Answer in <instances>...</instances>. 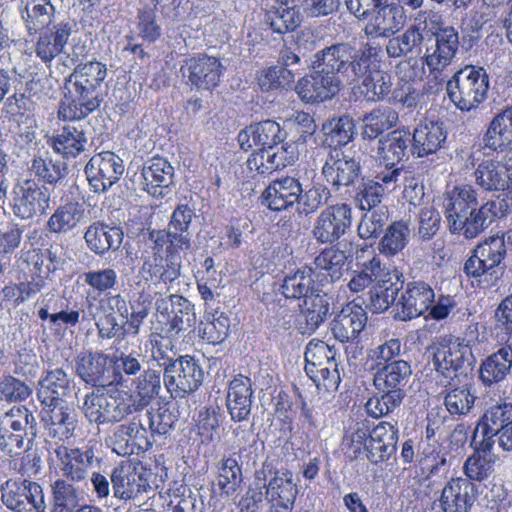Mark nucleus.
I'll use <instances>...</instances> for the list:
<instances>
[{
    "label": "nucleus",
    "instance_id": "obj_1",
    "mask_svg": "<svg viewBox=\"0 0 512 512\" xmlns=\"http://www.w3.org/2000/svg\"><path fill=\"white\" fill-rule=\"evenodd\" d=\"M351 42L333 43L317 51L311 59V75L301 78L295 91L305 103L331 100L344 87L350 86Z\"/></svg>",
    "mask_w": 512,
    "mask_h": 512
},
{
    "label": "nucleus",
    "instance_id": "obj_2",
    "mask_svg": "<svg viewBox=\"0 0 512 512\" xmlns=\"http://www.w3.org/2000/svg\"><path fill=\"white\" fill-rule=\"evenodd\" d=\"M443 207L449 231L462 233L467 239L477 237L495 218L504 216L501 202L488 201L479 205L477 191L469 184L455 186L447 192Z\"/></svg>",
    "mask_w": 512,
    "mask_h": 512
},
{
    "label": "nucleus",
    "instance_id": "obj_3",
    "mask_svg": "<svg viewBox=\"0 0 512 512\" xmlns=\"http://www.w3.org/2000/svg\"><path fill=\"white\" fill-rule=\"evenodd\" d=\"M106 76V65L99 61L77 64L67 79L73 87V95L61 102L59 119L80 121L96 111L102 102L100 87Z\"/></svg>",
    "mask_w": 512,
    "mask_h": 512
},
{
    "label": "nucleus",
    "instance_id": "obj_4",
    "mask_svg": "<svg viewBox=\"0 0 512 512\" xmlns=\"http://www.w3.org/2000/svg\"><path fill=\"white\" fill-rule=\"evenodd\" d=\"M350 86L361 84V93L370 101L383 100L390 94L392 78L382 71V47L376 42H351Z\"/></svg>",
    "mask_w": 512,
    "mask_h": 512
},
{
    "label": "nucleus",
    "instance_id": "obj_5",
    "mask_svg": "<svg viewBox=\"0 0 512 512\" xmlns=\"http://www.w3.org/2000/svg\"><path fill=\"white\" fill-rule=\"evenodd\" d=\"M411 376L412 368L408 361L379 366L373 377L377 393L365 405L368 415L381 418L399 408L406 396Z\"/></svg>",
    "mask_w": 512,
    "mask_h": 512
},
{
    "label": "nucleus",
    "instance_id": "obj_6",
    "mask_svg": "<svg viewBox=\"0 0 512 512\" xmlns=\"http://www.w3.org/2000/svg\"><path fill=\"white\" fill-rule=\"evenodd\" d=\"M489 76L482 67L466 65L446 83L450 101L461 111L477 109L488 96Z\"/></svg>",
    "mask_w": 512,
    "mask_h": 512
},
{
    "label": "nucleus",
    "instance_id": "obj_7",
    "mask_svg": "<svg viewBox=\"0 0 512 512\" xmlns=\"http://www.w3.org/2000/svg\"><path fill=\"white\" fill-rule=\"evenodd\" d=\"M79 409L89 423L97 425L119 423L134 412L127 392L107 393L98 388L84 395Z\"/></svg>",
    "mask_w": 512,
    "mask_h": 512
},
{
    "label": "nucleus",
    "instance_id": "obj_8",
    "mask_svg": "<svg viewBox=\"0 0 512 512\" xmlns=\"http://www.w3.org/2000/svg\"><path fill=\"white\" fill-rule=\"evenodd\" d=\"M150 478L151 472L140 463L122 462L110 475L113 495L120 500L141 502L153 491Z\"/></svg>",
    "mask_w": 512,
    "mask_h": 512
},
{
    "label": "nucleus",
    "instance_id": "obj_9",
    "mask_svg": "<svg viewBox=\"0 0 512 512\" xmlns=\"http://www.w3.org/2000/svg\"><path fill=\"white\" fill-rule=\"evenodd\" d=\"M336 351L323 341L309 342L305 350V372L318 388L335 390L340 383Z\"/></svg>",
    "mask_w": 512,
    "mask_h": 512
},
{
    "label": "nucleus",
    "instance_id": "obj_10",
    "mask_svg": "<svg viewBox=\"0 0 512 512\" xmlns=\"http://www.w3.org/2000/svg\"><path fill=\"white\" fill-rule=\"evenodd\" d=\"M204 371L194 357L180 356L163 371V383L173 398H183L202 385Z\"/></svg>",
    "mask_w": 512,
    "mask_h": 512
},
{
    "label": "nucleus",
    "instance_id": "obj_11",
    "mask_svg": "<svg viewBox=\"0 0 512 512\" xmlns=\"http://www.w3.org/2000/svg\"><path fill=\"white\" fill-rule=\"evenodd\" d=\"M51 189L34 179H26L14 186L11 209L15 217L29 220L42 216L50 209Z\"/></svg>",
    "mask_w": 512,
    "mask_h": 512
},
{
    "label": "nucleus",
    "instance_id": "obj_12",
    "mask_svg": "<svg viewBox=\"0 0 512 512\" xmlns=\"http://www.w3.org/2000/svg\"><path fill=\"white\" fill-rule=\"evenodd\" d=\"M1 500L13 512H45L43 489L27 479H8L1 486Z\"/></svg>",
    "mask_w": 512,
    "mask_h": 512
},
{
    "label": "nucleus",
    "instance_id": "obj_13",
    "mask_svg": "<svg viewBox=\"0 0 512 512\" xmlns=\"http://www.w3.org/2000/svg\"><path fill=\"white\" fill-rule=\"evenodd\" d=\"M195 217L194 210L187 204L178 205L173 211L166 230H151L149 239L156 248L168 245L177 251L188 250L191 247L190 227Z\"/></svg>",
    "mask_w": 512,
    "mask_h": 512
},
{
    "label": "nucleus",
    "instance_id": "obj_14",
    "mask_svg": "<svg viewBox=\"0 0 512 512\" xmlns=\"http://www.w3.org/2000/svg\"><path fill=\"white\" fill-rule=\"evenodd\" d=\"M87 180L95 193L110 189L124 172L123 160L111 151L95 154L84 168Z\"/></svg>",
    "mask_w": 512,
    "mask_h": 512
},
{
    "label": "nucleus",
    "instance_id": "obj_15",
    "mask_svg": "<svg viewBox=\"0 0 512 512\" xmlns=\"http://www.w3.org/2000/svg\"><path fill=\"white\" fill-rule=\"evenodd\" d=\"M352 224V209L347 203H337L326 207L315 220L312 234L323 244H333L339 240Z\"/></svg>",
    "mask_w": 512,
    "mask_h": 512
},
{
    "label": "nucleus",
    "instance_id": "obj_16",
    "mask_svg": "<svg viewBox=\"0 0 512 512\" xmlns=\"http://www.w3.org/2000/svg\"><path fill=\"white\" fill-rule=\"evenodd\" d=\"M506 255V245L503 236H492L478 244L473 254L464 263L465 274L474 279L490 274L493 275Z\"/></svg>",
    "mask_w": 512,
    "mask_h": 512
},
{
    "label": "nucleus",
    "instance_id": "obj_17",
    "mask_svg": "<svg viewBox=\"0 0 512 512\" xmlns=\"http://www.w3.org/2000/svg\"><path fill=\"white\" fill-rule=\"evenodd\" d=\"M151 255L142 256L140 272L146 280L173 282L180 276L182 258L176 249L165 245L164 248L152 247Z\"/></svg>",
    "mask_w": 512,
    "mask_h": 512
},
{
    "label": "nucleus",
    "instance_id": "obj_18",
    "mask_svg": "<svg viewBox=\"0 0 512 512\" xmlns=\"http://www.w3.org/2000/svg\"><path fill=\"white\" fill-rule=\"evenodd\" d=\"M224 69L219 58L199 54L185 59L180 72L187 83L196 89L211 90L220 83Z\"/></svg>",
    "mask_w": 512,
    "mask_h": 512
},
{
    "label": "nucleus",
    "instance_id": "obj_19",
    "mask_svg": "<svg viewBox=\"0 0 512 512\" xmlns=\"http://www.w3.org/2000/svg\"><path fill=\"white\" fill-rule=\"evenodd\" d=\"M362 167L360 160L341 149L328 150L322 175L325 180L336 190L340 187L353 185L361 176Z\"/></svg>",
    "mask_w": 512,
    "mask_h": 512
},
{
    "label": "nucleus",
    "instance_id": "obj_20",
    "mask_svg": "<svg viewBox=\"0 0 512 512\" xmlns=\"http://www.w3.org/2000/svg\"><path fill=\"white\" fill-rule=\"evenodd\" d=\"M435 294L422 281L410 282L395 302V318L407 321L419 317L431 307Z\"/></svg>",
    "mask_w": 512,
    "mask_h": 512
},
{
    "label": "nucleus",
    "instance_id": "obj_21",
    "mask_svg": "<svg viewBox=\"0 0 512 512\" xmlns=\"http://www.w3.org/2000/svg\"><path fill=\"white\" fill-rule=\"evenodd\" d=\"M109 356L99 351L81 352L75 360L77 376L92 387L111 386L112 365Z\"/></svg>",
    "mask_w": 512,
    "mask_h": 512
},
{
    "label": "nucleus",
    "instance_id": "obj_22",
    "mask_svg": "<svg viewBox=\"0 0 512 512\" xmlns=\"http://www.w3.org/2000/svg\"><path fill=\"white\" fill-rule=\"evenodd\" d=\"M265 497L270 503L268 512H292L298 494L293 473L289 470H277L266 484Z\"/></svg>",
    "mask_w": 512,
    "mask_h": 512
},
{
    "label": "nucleus",
    "instance_id": "obj_23",
    "mask_svg": "<svg viewBox=\"0 0 512 512\" xmlns=\"http://www.w3.org/2000/svg\"><path fill=\"white\" fill-rule=\"evenodd\" d=\"M364 33L372 38H389L406 23L405 10L396 3L383 4L372 11Z\"/></svg>",
    "mask_w": 512,
    "mask_h": 512
},
{
    "label": "nucleus",
    "instance_id": "obj_24",
    "mask_svg": "<svg viewBox=\"0 0 512 512\" xmlns=\"http://www.w3.org/2000/svg\"><path fill=\"white\" fill-rule=\"evenodd\" d=\"M41 421L51 437L60 439L74 436L78 427V416L75 409L66 402L61 404H41Z\"/></svg>",
    "mask_w": 512,
    "mask_h": 512
},
{
    "label": "nucleus",
    "instance_id": "obj_25",
    "mask_svg": "<svg viewBox=\"0 0 512 512\" xmlns=\"http://www.w3.org/2000/svg\"><path fill=\"white\" fill-rule=\"evenodd\" d=\"M477 487L469 479H450L442 489L439 499L442 512H471L477 499Z\"/></svg>",
    "mask_w": 512,
    "mask_h": 512
},
{
    "label": "nucleus",
    "instance_id": "obj_26",
    "mask_svg": "<svg viewBox=\"0 0 512 512\" xmlns=\"http://www.w3.org/2000/svg\"><path fill=\"white\" fill-rule=\"evenodd\" d=\"M458 47V32L453 27L440 28L435 33V46L426 50L425 64L430 72H441L450 65Z\"/></svg>",
    "mask_w": 512,
    "mask_h": 512
},
{
    "label": "nucleus",
    "instance_id": "obj_27",
    "mask_svg": "<svg viewBox=\"0 0 512 512\" xmlns=\"http://www.w3.org/2000/svg\"><path fill=\"white\" fill-rule=\"evenodd\" d=\"M55 453L61 464L62 475L73 482L85 480L94 463H99L91 448L81 450L62 446L57 448Z\"/></svg>",
    "mask_w": 512,
    "mask_h": 512
},
{
    "label": "nucleus",
    "instance_id": "obj_28",
    "mask_svg": "<svg viewBox=\"0 0 512 512\" xmlns=\"http://www.w3.org/2000/svg\"><path fill=\"white\" fill-rule=\"evenodd\" d=\"M512 146V105L497 113L483 134L480 147L491 152H503Z\"/></svg>",
    "mask_w": 512,
    "mask_h": 512
},
{
    "label": "nucleus",
    "instance_id": "obj_29",
    "mask_svg": "<svg viewBox=\"0 0 512 512\" xmlns=\"http://www.w3.org/2000/svg\"><path fill=\"white\" fill-rule=\"evenodd\" d=\"M366 323V312L360 306L349 303L333 319L331 331L335 339L342 343L354 342L359 338Z\"/></svg>",
    "mask_w": 512,
    "mask_h": 512
},
{
    "label": "nucleus",
    "instance_id": "obj_30",
    "mask_svg": "<svg viewBox=\"0 0 512 512\" xmlns=\"http://www.w3.org/2000/svg\"><path fill=\"white\" fill-rule=\"evenodd\" d=\"M321 290L322 286L316 282L312 267L307 266L285 274L279 287L285 301L303 299L304 302L306 298Z\"/></svg>",
    "mask_w": 512,
    "mask_h": 512
},
{
    "label": "nucleus",
    "instance_id": "obj_31",
    "mask_svg": "<svg viewBox=\"0 0 512 512\" xmlns=\"http://www.w3.org/2000/svg\"><path fill=\"white\" fill-rule=\"evenodd\" d=\"M473 176L475 184L485 192H502L512 185L507 165L495 159L482 160Z\"/></svg>",
    "mask_w": 512,
    "mask_h": 512
},
{
    "label": "nucleus",
    "instance_id": "obj_32",
    "mask_svg": "<svg viewBox=\"0 0 512 512\" xmlns=\"http://www.w3.org/2000/svg\"><path fill=\"white\" fill-rule=\"evenodd\" d=\"M302 183L294 177H282L272 181L264 190V204L272 211H282L297 203Z\"/></svg>",
    "mask_w": 512,
    "mask_h": 512
},
{
    "label": "nucleus",
    "instance_id": "obj_33",
    "mask_svg": "<svg viewBox=\"0 0 512 512\" xmlns=\"http://www.w3.org/2000/svg\"><path fill=\"white\" fill-rule=\"evenodd\" d=\"M73 389L72 379L62 369L45 372L38 382L37 398L41 404H61L66 402Z\"/></svg>",
    "mask_w": 512,
    "mask_h": 512
},
{
    "label": "nucleus",
    "instance_id": "obj_34",
    "mask_svg": "<svg viewBox=\"0 0 512 512\" xmlns=\"http://www.w3.org/2000/svg\"><path fill=\"white\" fill-rule=\"evenodd\" d=\"M144 189L152 196L164 197L174 182V168L165 158L152 157L142 167Z\"/></svg>",
    "mask_w": 512,
    "mask_h": 512
},
{
    "label": "nucleus",
    "instance_id": "obj_35",
    "mask_svg": "<svg viewBox=\"0 0 512 512\" xmlns=\"http://www.w3.org/2000/svg\"><path fill=\"white\" fill-rule=\"evenodd\" d=\"M512 370V340L482 361L479 379L485 387L504 381Z\"/></svg>",
    "mask_w": 512,
    "mask_h": 512
},
{
    "label": "nucleus",
    "instance_id": "obj_36",
    "mask_svg": "<svg viewBox=\"0 0 512 512\" xmlns=\"http://www.w3.org/2000/svg\"><path fill=\"white\" fill-rule=\"evenodd\" d=\"M398 429L390 422H380L371 431L366 444L367 457L372 463L388 460L395 452Z\"/></svg>",
    "mask_w": 512,
    "mask_h": 512
},
{
    "label": "nucleus",
    "instance_id": "obj_37",
    "mask_svg": "<svg viewBox=\"0 0 512 512\" xmlns=\"http://www.w3.org/2000/svg\"><path fill=\"white\" fill-rule=\"evenodd\" d=\"M347 258L345 252L335 246L322 250L315 257L314 267H312L316 282L324 288L327 284L338 280L341 277V271Z\"/></svg>",
    "mask_w": 512,
    "mask_h": 512
},
{
    "label": "nucleus",
    "instance_id": "obj_38",
    "mask_svg": "<svg viewBox=\"0 0 512 512\" xmlns=\"http://www.w3.org/2000/svg\"><path fill=\"white\" fill-rule=\"evenodd\" d=\"M48 143L64 158H75L86 150L88 138L81 125L69 123L58 129Z\"/></svg>",
    "mask_w": 512,
    "mask_h": 512
},
{
    "label": "nucleus",
    "instance_id": "obj_39",
    "mask_svg": "<svg viewBox=\"0 0 512 512\" xmlns=\"http://www.w3.org/2000/svg\"><path fill=\"white\" fill-rule=\"evenodd\" d=\"M468 333L462 338V350L454 352V357L451 358L447 367L441 365L434 368L444 378L453 380L460 376H467L476 363V358L473 355L471 345L477 339V329L471 326L468 328Z\"/></svg>",
    "mask_w": 512,
    "mask_h": 512
},
{
    "label": "nucleus",
    "instance_id": "obj_40",
    "mask_svg": "<svg viewBox=\"0 0 512 512\" xmlns=\"http://www.w3.org/2000/svg\"><path fill=\"white\" fill-rule=\"evenodd\" d=\"M251 379L238 375L229 384L227 393V408L234 421H243L248 418L252 406Z\"/></svg>",
    "mask_w": 512,
    "mask_h": 512
},
{
    "label": "nucleus",
    "instance_id": "obj_41",
    "mask_svg": "<svg viewBox=\"0 0 512 512\" xmlns=\"http://www.w3.org/2000/svg\"><path fill=\"white\" fill-rule=\"evenodd\" d=\"M84 239L93 253L103 256L110 250L119 249L123 241V231L117 226L95 222L87 228Z\"/></svg>",
    "mask_w": 512,
    "mask_h": 512
},
{
    "label": "nucleus",
    "instance_id": "obj_42",
    "mask_svg": "<svg viewBox=\"0 0 512 512\" xmlns=\"http://www.w3.org/2000/svg\"><path fill=\"white\" fill-rule=\"evenodd\" d=\"M447 138V132L444 130L443 123L426 122L418 125L411 138V151L417 157H424L436 153L444 144Z\"/></svg>",
    "mask_w": 512,
    "mask_h": 512
},
{
    "label": "nucleus",
    "instance_id": "obj_43",
    "mask_svg": "<svg viewBox=\"0 0 512 512\" xmlns=\"http://www.w3.org/2000/svg\"><path fill=\"white\" fill-rule=\"evenodd\" d=\"M411 144L410 133L402 130H394L381 138L378 142L377 155L385 167L393 168L401 161L408 158Z\"/></svg>",
    "mask_w": 512,
    "mask_h": 512
},
{
    "label": "nucleus",
    "instance_id": "obj_44",
    "mask_svg": "<svg viewBox=\"0 0 512 512\" xmlns=\"http://www.w3.org/2000/svg\"><path fill=\"white\" fill-rule=\"evenodd\" d=\"M162 390L160 371L146 369L134 380V394H129L134 412L144 410Z\"/></svg>",
    "mask_w": 512,
    "mask_h": 512
},
{
    "label": "nucleus",
    "instance_id": "obj_45",
    "mask_svg": "<svg viewBox=\"0 0 512 512\" xmlns=\"http://www.w3.org/2000/svg\"><path fill=\"white\" fill-rule=\"evenodd\" d=\"M323 145L328 150L341 149L353 140L356 129L352 116L343 114L332 117L322 124Z\"/></svg>",
    "mask_w": 512,
    "mask_h": 512
},
{
    "label": "nucleus",
    "instance_id": "obj_46",
    "mask_svg": "<svg viewBox=\"0 0 512 512\" xmlns=\"http://www.w3.org/2000/svg\"><path fill=\"white\" fill-rule=\"evenodd\" d=\"M171 311L166 319V334L174 336L191 328L196 322L194 305L180 295H171Z\"/></svg>",
    "mask_w": 512,
    "mask_h": 512
},
{
    "label": "nucleus",
    "instance_id": "obj_47",
    "mask_svg": "<svg viewBox=\"0 0 512 512\" xmlns=\"http://www.w3.org/2000/svg\"><path fill=\"white\" fill-rule=\"evenodd\" d=\"M485 437L505 438L504 431L512 426V403L500 402L490 406L482 416Z\"/></svg>",
    "mask_w": 512,
    "mask_h": 512
},
{
    "label": "nucleus",
    "instance_id": "obj_48",
    "mask_svg": "<svg viewBox=\"0 0 512 512\" xmlns=\"http://www.w3.org/2000/svg\"><path fill=\"white\" fill-rule=\"evenodd\" d=\"M83 205L78 202H67L57 207L49 217L46 228L55 234H66L73 231L84 217Z\"/></svg>",
    "mask_w": 512,
    "mask_h": 512
},
{
    "label": "nucleus",
    "instance_id": "obj_49",
    "mask_svg": "<svg viewBox=\"0 0 512 512\" xmlns=\"http://www.w3.org/2000/svg\"><path fill=\"white\" fill-rule=\"evenodd\" d=\"M21 16L30 34L36 33L51 22L55 8L50 0H20Z\"/></svg>",
    "mask_w": 512,
    "mask_h": 512
},
{
    "label": "nucleus",
    "instance_id": "obj_50",
    "mask_svg": "<svg viewBox=\"0 0 512 512\" xmlns=\"http://www.w3.org/2000/svg\"><path fill=\"white\" fill-rule=\"evenodd\" d=\"M30 171L46 186L60 185L68 174L67 164L61 160H54L51 156L34 157Z\"/></svg>",
    "mask_w": 512,
    "mask_h": 512
},
{
    "label": "nucleus",
    "instance_id": "obj_51",
    "mask_svg": "<svg viewBox=\"0 0 512 512\" xmlns=\"http://www.w3.org/2000/svg\"><path fill=\"white\" fill-rule=\"evenodd\" d=\"M329 300L322 290L303 302L301 314L305 320L302 333H313L329 315Z\"/></svg>",
    "mask_w": 512,
    "mask_h": 512
},
{
    "label": "nucleus",
    "instance_id": "obj_52",
    "mask_svg": "<svg viewBox=\"0 0 512 512\" xmlns=\"http://www.w3.org/2000/svg\"><path fill=\"white\" fill-rule=\"evenodd\" d=\"M477 398L476 390L472 386L454 387L446 391L444 406L452 416H467L473 410Z\"/></svg>",
    "mask_w": 512,
    "mask_h": 512
},
{
    "label": "nucleus",
    "instance_id": "obj_53",
    "mask_svg": "<svg viewBox=\"0 0 512 512\" xmlns=\"http://www.w3.org/2000/svg\"><path fill=\"white\" fill-rule=\"evenodd\" d=\"M217 487L221 494L231 497L234 496L241 486L243 474L241 466L233 457L221 459L217 464Z\"/></svg>",
    "mask_w": 512,
    "mask_h": 512
},
{
    "label": "nucleus",
    "instance_id": "obj_54",
    "mask_svg": "<svg viewBox=\"0 0 512 512\" xmlns=\"http://www.w3.org/2000/svg\"><path fill=\"white\" fill-rule=\"evenodd\" d=\"M397 120V114L390 109H373L363 117L361 135L363 139L374 140L394 127Z\"/></svg>",
    "mask_w": 512,
    "mask_h": 512
},
{
    "label": "nucleus",
    "instance_id": "obj_55",
    "mask_svg": "<svg viewBox=\"0 0 512 512\" xmlns=\"http://www.w3.org/2000/svg\"><path fill=\"white\" fill-rule=\"evenodd\" d=\"M409 236V224L404 221H395L388 226L378 249L381 254L394 256L406 247Z\"/></svg>",
    "mask_w": 512,
    "mask_h": 512
},
{
    "label": "nucleus",
    "instance_id": "obj_56",
    "mask_svg": "<svg viewBox=\"0 0 512 512\" xmlns=\"http://www.w3.org/2000/svg\"><path fill=\"white\" fill-rule=\"evenodd\" d=\"M111 362L113 363L111 378L113 386H125L132 376L140 375L143 372L140 360L131 353L122 352L119 355H114Z\"/></svg>",
    "mask_w": 512,
    "mask_h": 512
},
{
    "label": "nucleus",
    "instance_id": "obj_57",
    "mask_svg": "<svg viewBox=\"0 0 512 512\" xmlns=\"http://www.w3.org/2000/svg\"><path fill=\"white\" fill-rule=\"evenodd\" d=\"M52 498L51 512H75L79 506V490L65 479L53 483Z\"/></svg>",
    "mask_w": 512,
    "mask_h": 512
},
{
    "label": "nucleus",
    "instance_id": "obj_58",
    "mask_svg": "<svg viewBox=\"0 0 512 512\" xmlns=\"http://www.w3.org/2000/svg\"><path fill=\"white\" fill-rule=\"evenodd\" d=\"M28 69L20 61L4 64L0 62V103L16 88H22L29 77Z\"/></svg>",
    "mask_w": 512,
    "mask_h": 512
},
{
    "label": "nucleus",
    "instance_id": "obj_59",
    "mask_svg": "<svg viewBox=\"0 0 512 512\" xmlns=\"http://www.w3.org/2000/svg\"><path fill=\"white\" fill-rule=\"evenodd\" d=\"M290 4L293 2L278 3L279 6L268 13L267 21L274 32L284 34L294 31L300 25V15Z\"/></svg>",
    "mask_w": 512,
    "mask_h": 512
},
{
    "label": "nucleus",
    "instance_id": "obj_60",
    "mask_svg": "<svg viewBox=\"0 0 512 512\" xmlns=\"http://www.w3.org/2000/svg\"><path fill=\"white\" fill-rule=\"evenodd\" d=\"M295 77V70L277 64L261 71L258 84L263 91L288 89L294 83Z\"/></svg>",
    "mask_w": 512,
    "mask_h": 512
},
{
    "label": "nucleus",
    "instance_id": "obj_61",
    "mask_svg": "<svg viewBox=\"0 0 512 512\" xmlns=\"http://www.w3.org/2000/svg\"><path fill=\"white\" fill-rule=\"evenodd\" d=\"M27 426L33 430L36 427V420L33 413L24 405H15L0 413V430L26 432Z\"/></svg>",
    "mask_w": 512,
    "mask_h": 512
},
{
    "label": "nucleus",
    "instance_id": "obj_62",
    "mask_svg": "<svg viewBox=\"0 0 512 512\" xmlns=\"http://www.w3.org/2000/svg\"><path fill=\"white\" fill-rule=\"evenodd\" d=\"M330 196V190L320 183L302 184V191L298 196L297 204L300 206L302 213L309 215L323 206Z\"/></svg>",
    "mask_w": 512,
    "mask_h": 512
},
{
    "label": "nucleus",
    "instance_id": "obj_63",
    "mask_svg": "<svg viewBox=\"0 0 512 512\" xmlns=\"http://www.w3.org/2000/svg\"><path fill=\"white\" fill-rule=\"evenodd\" d=\"M98 336L101 339H115L118 342L123 341L127 335L134 336V330L129 326L128 320L119 323L112 312H106L96 322Z\"/></svg>",
    "mask_w": 512,
    "mask_h": 512
},
{
    "label": "nucleus",
    "instance_id": "obj_64",
    "mask_svg": "<svg viewBox=\"0 0 512 512\" xmlns=\"http://www.w3.org/2000/svg\"><path fill=\"white\" fill-rule=\"evenodd\" d=\"M229 327L230 321L227 316L223 313L218 316L213 315L200 323L198 334L209 344L216 345L226 339Z\"/></svg>",
    "mask_w": 512,
    "mask_h": 512
}]
</instances>
